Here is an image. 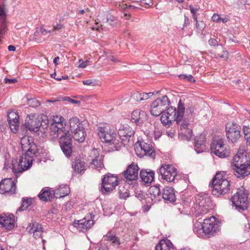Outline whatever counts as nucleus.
<instances>
[{
    "instance_id": "1",
    "label": "nucleus",
    "mask_w": 250,
    "mask_h": 250,
    "mask_svg": "<svg viewBox=\"0 0 250 250\" xmlns=\"http://www.w3.org/2000/svg\"><path fill=\"white\" fill-rule=\"evenodd\" d=\"M21 144L24 153L21 156L18 164L17 165V161L16 159L11 162L12 171L16 175L27 170L32 166L33 157L38 152L37 146L31 137H23L21 139Z\"/></svg>"
},
{
    "instance_id": "2",
    "label": "nucleus",
    "mask_w": 250,
    "mask_h": 250,
    "mask_svg": "<svg viewBox=\"0 0 250 250\" xmlns=\"http://www.w3.org/2000/svg\"><path fill=\"white\" fill-rule=\"evenodd\" d=\"M97 134L102 142L109 144L113 150H118L122 142L117 139L116 134L112 126L107 124H101L97 127Z\"/></svg>"
},
{
    "instance_id": "3",
    "label": "nucleus",
    "mask_w": 250,
    "mask_h": 250,
    "mask_svg": "<svg viewBox=\"0 0 250 250\" xmlns=\"http://www.w3.org/2000/svg\"><path fill=\"white\" fill-rule=\"evenodd\" d=\"M184 112L185 106L180 101L178 103V116L176 123L179 125V134L181 139L189 141L192 135V130L188 121L183 119Z\"/></svg>"
},
{
    "instance_id": "4",
    "label": "nucleus",
    "mask_w": 250,
    "mask_h": 250,
    "mask_svg": "<svg viewBox=\"0 0 250 250\" xmlns=\"http://www.w3.org/2000/svg\"><path fill=\"white\" fill-rule=\"evenodd\" d=\"M225 176V174L224 173L217 172L212 179L211 183L209 185L213 188L211 192L213 195L218 197L229 192L230 184Z\"/></svg>"
},
{
    "instance_id": "5",
    "label": "nucleus",
    "mask_w": 250,
    "mask_h": 250,
    "mask_svg": "<svg viewBox=\"0 0 250 250\" xmlns=\"http://www.w3.org/2000/svg\"><path fill=\"white\" fill-rule=\"evenodd\" d=\"M250 199L249 192L244 188L238 189L237 192L231 198L233 207L239 211L247 210L248 208Z\"/></svg>"
},
{
    "instance_id": "6",
    "label": "nucleus",
    "mask_w": 250,
    "mask_h": 250,
    "mask_svg": "<svg viewBox=\"0 0 250 250\" xmlns=\"http://www.w3.org/2000/svg\"><path fill=\"white\" fill-rule=\"evenodd\" d=\"M210 149L212 153L219 158H227L230 155L228 146L224 143L222 139L213 140L210 146Z\"/></svg>"
},
{
    "instance_id": "7",
    "label": "nucleus",
    "mask_w": 250,
    "mask_h": 250,
    "mask_svg": "<svg viewBox=\"0 0 250 250\" xmlns=\"http://www.w3.org/2000/svg\"><path fill=\"white\" fill-rule=\"evenodd\" d=\"M48 121L45 119H42V121L39 118H36L32 116L28 115L26 118L23 126L30 131L37 132L40 128L43 129L46 128L48 126Z\"/></svg>"
},
{
    "instance_id": "8",
    "label": "nucleus",
    "mask_w": 250,
    "mask_h": 250,
    "mask_svg": "<svg viewBox=\"0 0 250 250\" xmlns=\"http://www.w3.org/2000/svg\"><path fill=\"white\" fill-rule=\"evenodd\" d=\"M170 101L167 96L157 98L151 105L150 113L154 116H159L164 112L165 110L169 105Z\"/></svg>"
},
{
    "instance_id": "9",
    "label": "nucleus",
    "mask_w": 250,
    "mask_h": 250,
    "mask_svg": "<svg viewBox=\"0 0 250 250\" xmlns=\"http://www.w3.org/2000/svg\"><path fill=\"white\" fill-rule=\"evenodd\" d=\"M118 178L112 174L108 173L102 179L101 191L104 194H108L112 192L118 185Z\"/></svg>"
},
{
    "instance_id": "10",
    "label": "nucleus",
    "mask_w": 250,
    "mask_h": 250,
    "mask_svg": "<svg viewBox=\"0 0 250 250\" xmlns=\"http://www.w3.org/2000/svg\"><path fill=\"white\" fill-rule=\"evenodd\" d=\"M64 119L62 116H56L53 118V120L50 125V136L52 139L58 138L60 134L63 133L64 127L66 125Z\"/></svg>"
},
{
    "instance_id": "11",
    "label": "nucleus",
    "mask_w": 250,
    "mask_h": 250,
    "mask_svg": "<svg viewBox=\"0 0 250 250\" xmlns=\"http://www.w3.org/2000/svg\"><path fill=\"white\" fill-rule=\"evenodd\" d=\"M162 179L166 181L174 182L177 174V169L172 165L163 164L159 169Z\"/></svg>"
},
{
    "instance_id": "12",
    "label": "nucleus",
    "mask_w": 250,
    "mask_h": 250,
    "mask_svg": "<svg viewBox=\"0 0 250 250\" xmlns=\"http://www.w3.org/2000/svg\"><path fill=\"white\" fill-rule=\"evenodd\" d=\"M226 132L228 139L232 143H236L241 137V127L236 124L227 123Z\"/></svg>"
},
{
    "instance_id": "13",
    "label": "nucleus",
    "mask_w": 250,
    "mask_h": 250,
    "mask_svg": "<svg viewBox=\"0 0 250 250\" xmlns=\"http://www.w3.org/2000/svg\"><path fill=\"white\" fill-rule=\"evenodd\" d=\"M167 108V111H164L161 117V121L165 126H169L172 122L177 120L178 109L172 106Z\"/></svg>"
},
{
    "instance_id": "14",
    "label": "nucleus",
    "mask_w": 250,
    "mask_h": 250,
    "mask_svg": "<svg viewBox=\"0 0 250 250\" xmlns=\"http://www.w3.org/2000/svg\"><path fill=\"white\" fill-rule=\"evenodd\" d=\"M60 138V145L63 153L67 156H70L72 153V139L68 132L63 131Z\"/></svg>"
},
{
    "instance_id": "15",
    "label": "nucleus",
    "mask_w": 250,
    "mask_h": 250,
    "mask_svg": "<svg viewBox=\"0 0 250 250\" xmlns=\"http://www.w3.org/2000/svg\"><path fill=\"white\" fill-rule=\"evenodd\" d=\"M139 168L138 165L134 162L129 165L123 174L126 182L136 181L138 178Z\"/></svg>"
},
{
    "instance_id": "16",
    "label": "nucleus",
    "mask_w": 250,
    "mask_h": 250,
    "mask_svg": "<svg viewBox=\"0 0 250 250\" xmlns=\"http://www.w3.org/2000/svg\"><path fill=\"white\" fill-rule=\"evenodd\" d=\"M203 225L204 230L207 235H213L218 228V225L215 222V218L214 216L205 219Z\"/></svg>"
},
{
    "instance_id": "17",
    "label": "nucleus",
    "mask_w": 250,
    "mask_h": 250,
    "mask_svg": "<svg viewBox=\"0 0 250 250\" xmlns=\"http://www.w3.org/2000/svg\"><path fill=\"white\" fill-rule=\"evenodd\" d=\"M16 184L11 178L2 180L0 183V193L10 192L14 193L16 191Z\"/></svg>"
},
{
    "instance_id": "18",
    "label": "nucleus",
    "mask_w": 250,
    "mask_h": 250,
    "mask_svg": "<svg viewBox=\"0 0 250 250\" xmlns=\"http://www.w3.org/2000/svg\"><path fill=\"white\" fill-rule=\"evenodd\" d=\"M140 148H137L136 151L140 149L141 153L138 154L139 156L143 157L144 156H148L151 158H154L155 157V151L153 149L152 145L146 143L144 142H141L140 143Z\"/></svg>"
},
{
    "instance_id": "19",
    "label": "nucleus",
    "mask_w": 250,
    "mask_h": 250,
    "mask_svg": "<svg viewBox=\"0 0 250 250\" xmlns=\"http://www.w3.org/2000/svg\"><path fill=\"white\" fill-rule=\"evenodd\" d=\"M7 120L10 128L12 132L16 133L19 126V116L16 112L12 111L8 113Z\"/></svg>"
},
{
    "instance_id": "20",
    "label": "nucleus",
    "mask_w": 250,
    "mask_h": 250,
    "mask_svg": "<svg viewBox=\"0 0 250 250\" xmlns=\"http://www.w3.org/2000/svg\"><path fill=\"white\" fill-rule=\"evenodd\" d=\"M6 8L4 4H0V38H3L7 31Z\"/></svg>"
},
{
    "instance_id": "21",
    "label": "nucleus",
    "mask_w": 250,
    "mask_h": 250,
    "mask_svg": "<svg viewBox=\"0 0 250 250\" xmlns=\"http://www.w3.org/2000/svg\"><path fill=\"white\" fill-rule=\"evenodd\" d=\"M118 135L123 141L129 140L134 134V130L128 125H122L118 130Z\"/></svg>"
},
{
    "instance_id": "22",
    "label": "nucleus",
    "mask_w": 250,
    "mask_h": 250,
    "mask_svg": "<svg viewBox=\"0 0 250 250\" xmlns=\"http://www.w3.org/2000/svg\"><path fill=\"white\" fill-rule=\"evenodd\" d=\"M15 218L12 214L8 216L5 214L0 215V224L7 230L12 229L14 227Z\"/></svg>"
},
{
    "instance_id": "23",
    "label": "nucleus",
    "mask_w": 250,
    "mask_h": 250,
    "mask_svg": "<svg viewBox=\"0 0 250 250\" xmlns=\"http://www.w3.org/2000/svg\"><path fill=\"white\" fill-rule=\"evenodd\" d=\"M235 176L240 179H244L250 174V162L242 166H239L232 169Z\"/></svg>"
},
{
    "instance_id": "24",
    "label": "nucleus",
    "mask_w": 250,
    "mask_h": 250,
    "mask_svg": "<svg viewBox=\"0 0 250 250\" xmlns=\"http://www.w3.org/2000/svg\"><path fill=\"white\" fill-rule=\"evenodd\" d=\"M73 225L79 230L84 231L89 229L93 226L94 221L92 220L84 218L80 220L75 221Z\"/></svg>"
},
{
    "instance_id": "25",
    "label": "nucleus",
    "mask_w": 250,
    "mask_h": 250,
    "mask_svg": "<svg viewBox=\"0 0 250 250\" xmlns=\"http://www.w3.org/2000/svg\"><path fill=\"white\" fill-rule=\"evenodd\" d=\"M249 162L250 161L248 160L246 155H245L244 153L238 152L233 158L232 162L231 163L232 169L239 166H242Z\"/></svg>"
},
{
    "instance_id": "26",
    "label": "nucleus",
    "mask_w": 250,
    "mask_h": 250,
    "mask_svg": "<svg viewBox=\"0 0 250 250\" xmlns=\"http://www.w3.org/2000/svg\"><path fill=\"white\" fill-rule=\"evenodd\" d=\"M146 119V114L144 111L140 109H136L132 113L131 120L136 124L143 123Z\"/></svg>"
},
{
    "instance_id": "27",
    "label": "nucleus",
    "mask_w": 250,
    "mask_h": 250,
    "mask_svg": "<svg viewBox=\"0 0 250 250\" xmlns=\"http://www.w3.org/2000/svg\"><path fill=\"white\" fill-rule=\"evenodd\" d=\"M142 181L146 184L151 183L154 179V172L151 169H142L140 172Z\"/></svg>"
},
{
    "instance_id": "28",
    "label": "nucleus",
    "mask_w": 250,
    "mask_h": 250,
    "mask_svg": "<svg viewBox=\"0 0 250 250\" xmlns=\"http://www.w3.org/2000/svg\"><path fill=\"white\" fill-rule=\"evenodd\" d=\"M162 197L165 200H167L170 203H173L176 201V196L174 190L169 187H166L163 189Z\"/></svg>"
},
{
    "instance_id": "29",
    "label": "nucleus",
    "mask_w": 250,
    "mask_h": 250,
    "mask_svg": "<svg viewBox=\"0 0 250 250\" xmlns=\"http://www.w3.org/2000/svg\"><path fill=\"white\" fill-rule=\"evenodd\" d=\"M206 138L204 135H200L195 139L194 149L197 153L204 151L206 149Z\"/></svg>"
},
{
    "instance_id": "30",
    "label": "nucleus",
    "mask_w": 250,
    "mask_h": 250,
    "mask_svg": "<svg viewBox=\"0 0 250 250\" xmlns=\"http://www.w3.org/2000/svg\"><path fill=\"white\" fill-rule=\"evenodd\" d=\"M155 250H176L172 242L168 239L161 240L156 245Z\"/></svg>"
},
{
    "instance_id": "31",
    "label": "nucleus",
    "mask_w": 250,
    "mask_h": 250,
    "mask_svg": "<svg viewBox=\"0 0 250 250\" xmlns=\"http://www.w3.org/2000/svg\"><path fill=\"white\" fill-rule=\"evenodd\" d=\"M54 196L55 193L53 191L49 189L43 188L39 194L38 197L41 200L47 202L51 201Z\"/></svg>"
},
{
    "instance_id": "32",
    "label": "nucleus",
    "mask_w": 250,
    "mask_h": 250,
    "mask_svg": "<svg viewBox=\"0 0 250 250\" xmlns=\"http://www.w3.org/2000/svg\"><path fill=\"white\" fill-rule=\"evenodd\" d=\"M72 136L75 140L80 143L84 142L86 136V133L84 131V127H81L78 128L75 131H72Z\"/></svg>"
},
{
    "instance_id": "33",
    "label": "nucleus",
    "mask_w": 250,
    "mask_h": 250,
    "mask_svg": "<svg viewBox=\"0 0 250 250\" xmlns=\"http://www.w3.org/2000/svg\"><path fill=\"white\" fill-rule=\"evenodd\" d=\"M104 241L110 242L113 246H119L120 245L119 238L110 231L104 235Z\"/></svg>"
},
{
    "instance_id": "34",
    "label": "nucleus",
    "mask_w": 250,
    "mask_h": 250,
    "mask_svg": "<svg viewBox=\"0 0 250 250\" xmlns=\"http://www.w3.org/2000/svg\"><path fill=\"white\" fill-rule=\"evenodd\" d=\"M70 129L71 132L75 131L78 128L83 127V125L80 122L79 118L72 117L69 120Z\"/></svg>"
},
{
    "instance_id": "35",
    "label": "nucleus",
    "mask_w": 250,
    "mask_h": 250,
    "mask_svg": "<svg viewBox=\"0 0 250 250\" xmlns=\"http://www.w3.org/2000/svg\"><path fill=\"white\" fill-rule=\"evenodd\" d=\"M72 167L75 171L80 173L85 169V163L80 159L77 158L72 164Z\"/></svg>"
},
{
    "instance_id": "36",
    "label": "nucleus",
    "mask_w": 250,
    "mask_h": 250,
    "mask_svg": "<svg viewBox=\"0 0 250 250\" xmlns=\"http://www.w3.org/2000/svg\"><path fill=\"white\" fill-rule=\"evenodd\" d=\"M204 229V228L203 224H196L194 227L193 231L196 233L199 237H205L207 235V234L205 233Z\"/></svg>"
},
{
    "instance_id": "37",
    "label": "nucleus",
    "mask_w": 250,
    "mask_h": 250,
    "mask_svg": "<svg viewBox=\"0 0 250 250\" xmlns=\"http://www.w3.org/2000/svg\"><path fill=\"white\" fill-rule=\"evenodd\" d=\"M42 227V225L38 223L34 222L29 224L28 227H27V230L31 234H33L34 232H36L38 230H41V229Z\"/></svg>"
},
{
    "instance_id": "38",
    "label": "nucleus",
    "mask_w": 250,
    "mask_h": 250,
    "mask_svg": "<svg viewBox=\"0 0 250 250\" xmlns=\"http://www.w3.org/2000/svg\"><path fill=\"white\" fill-rule=\"evenodd\" d=\"M207 200L208 202L209 201V199L202 198L198 203L199 209L202 211L203 213H207L209 210V209L208 208L209 206L208 205H206Z\"/></svg>"
},
{
    "instance_id": "39",
    "label": "nucleus",
    "mask_w": 250,
    "mask_h": 250,
    "mask_svg": "<svg viewBox=\"0 0 250 250\" xmlns=\"http://www.w3.org/2000/svg\"><path fill=\"white\" fill-rule=\"evenodd\" d=\"M105 21L113 26H117L120 25V22L117 18L110 14L107 15Z\"/></svg>"
},
{
    "instance_id": "40",
    "label": "nucleus",
    "mask_w": 250,
    "mask_h": 250,
    "mask_svg": "<svg viewBox=\"0 0 250 250\" xmlns=\"http://www.w3.org/2000/svg\"><path fill=\"white\" fill-rule=\"evenodd\" d=\"M119 197L120 199H126L129 196V192L127 189L123 187H119Z\"/></svg>"
},
{
    "instance_id": "41",
    "label": "nucleus",
    "mask_w": 250,
    "mask_h": 250,
    "mask_svg": "<svg viewBox=\"0 0 250 250\" xmlns=\"http://www.w3.org/2000/svg\"><path fill=\"white\" fill-rule=\"evenodd\" d=\"M58 191L59 192V197H62L66 196L70 192V189L67 186H64L62 187H60Z\"/></svg>"
},
{
    "instance_id": "42",
    "label": "nucleus",
    "mask_w": 250,
    "mask_h": 250,
    "mask_svg": "<svg viewBox=\"0 0 250 250\" xmlns=\"http://www.w3.org/2000/svg\"><path fill=\"white\" fill-rule=\"evenodd\" d=\"M31 205V201L29 199H23L22 203L19 208L18 211H23Z\"/></svg>"
},
{
    "instance_id": "43",
    "label": "nucleus",
    "mask_w": 250,
    "mask_h": 250,
    "mask_svg": "<svg viewBox=\"0 0 250 250\" xmlns=\"http://www.w3.org/2000/svg\"><path fill=\"white\" fill-rule=\"evenodd\" d=\"M215 55L216 58H220L224 60H227L229 58V52L224 49H223L221 52H219L218 50L216 51Z\"/></svg>"
},
{
    "instance_id": "44",
    "label": "nucleus",
    "mask_w": 250,
    "mask_h": 250,
    "mask_svg": "<svg viewBox=\"0 0 250 250\" xmlns=\"http://www.w3.org/2000/svg\"><path fill=\"white\" fill-rule=\"evenodd\" d=\"M243 132L247 144L250 146V128L247 126H244L243 127Z\"/></svg>"
},
{
    "instance_id": "45",
    "label": "nucleus",
    "mask_w": 250,
    "mask_h": 250,
    "mask_svg": "<svg viewBox=\"0 0 250 250\" xmlns=\"http://www.w3.org/2000/svg\"><path fill=\"white\" fill-rule=\"evenodd\" d=\"M27 104L32 107H36L40 105V102L35 98L28 99Z\"/></svg>"
},
{
    "instance_id": "46",
    "label": "nucleus",
    "mask_w": 250,
    "mask_h": 250,
    "mask_svg": "<svg viewBox=\"0 0 250 250\" xmlns=\"http://www.w3.org/2000/svg\"><path fill=\"white\" fill-rule=\"evenodd\" d=\"M178 77L181 79H187L189 82H194L195 81L191 75L180 74Z\"/></svg>"
},
{
    "instance_id": "47",
    "label": "nucleus",
    "mask_w": 250,
    "mask_h": 250,
    "mask_svg": "<svg viewBox=\"0 0 250 250\" xmlns=\"http://www.w3.org/2000/svg\"><path fill=\"white\" fill-rule=\"evenodd\" d=\"M150 191L152 192L155 197H158L160 195V189L157 186H154L150 188Z\"/></svg>"
},
{
    "instance_id": "48",
    "label": "nucleus",
    "mask_w": 250,
    "mask_h": 250,
    "mask_svg": "<svg viewBox=\"0 0 250 250\" xmlns=\"http://www.w3.org/2000/svg\"><path fill=\"white\" fill-rule=\"evenodd\" d=\"M190 10L191 13L192 14V17L194 21H197V12L199 10V8H195L191 5L189 6Z\"/></svg>"
},
{
    "instance_id": "49",
    "label": "nucleus",
    "mask_w": 250,
    "mask_h": 250,
    "mask_svg": "<svg viewBox=\"0 0 250 250\" xmlns=\"http://www.w3.org/2000/svg\"><path fill=\"white\" fill-rule=\"evenodd\" d=\"M154 95V92H148V93H141V100H146Z\"/></svg>"
},
{
    "instance_id": "50",
    "label": "nucleus",
    "mask_w": 250,
    "mask_h": 250,
    "mask_svg": "<svg viewBox=\"0 0 250 250\" xmlns=\"http://www.w3.org/2000/svg\"><path fill=\"white\" fill-rule=\"evenodd\" d=\"M132 4H124L123 3L122 5V7L123 8H127L130 10H134L136 8H138L139 7L136 5H134V3L135 1H132Z\"/></svg>"
},
{
    "instance_id": "51",
    "label": "nucleus",
    "mask_w": 250,
    "mask_h": 250,
    "mask_svg": "<svg viewBox=\"0 0 250 250\" xmlns=\"http://www.w3.org/2000/svg\"><path fill=\"white\" fill-rule=\"evenodd\" d=\"M92 163L97 168L101 167L103 165L102 161L97 158L93 159Z\"/></svg>"
},
{
    "instance_id": "52",
    "label": "nucleus",
    "mask_w": 250,
    "mask_h": 250,
    "mask_svg": "<svg viewBox=\"0 0 250 250\" xmlns=\"http://www.w3.org/2000/svg\"><path fill=\"white\" fill-rule=\"evenodd\" d=\"M132 98L136 101H142L141 93L139 92H135L132 94Z\"/></svg>"
},
{
    "instance_id": "53",
    "label": "nucleus",
    "mask_w": 250,
    "mask_h": 250,
    "mask_svg": "<svg viewBox=\"0 0 250 250\" xmlns=\"http://www.w3.org/2000/svg\"><path fill=\"white\" fill-rule=\"evenodd\" d=\"M196 21V26L197 28L202 30L205 27V23L202 21Z\"/></svg>"
},
{
    "instance_id": "54",
    "label": "nucleus",
    "mask_w": 250,
    "mask_h": 250,
    "mask_svg": "<svg viewBox=\"0 0 250 250\" xmlns=\"http://www.w3.org/2000/svg\"><path fill=\"white\" fill-rule=\"evenodd\" d=\"M208 44L213 46H218V42L217 41L216 39L211 38L208 40Z\"/></svg>"
},
{
    "instance_id": "55",
    "label": "nucleus",
    "mask_w": 250,
    "mask_h": 250,
    "mask_svg": "<svg viewBox=\"0 0 250 250\" xmlns=\"http://www.w3.org/2000/svg\"><path fill=\"white\" fill-rule=\"evenodd\" d=\"M42 229H43L42 228L41 229V230H39L37 231L34 232L33 236L35 239H39L41 237L43 232Z\"/></svg>"
},
{
    "instance_id": "56",
    "label": "nucleus",
    "mask_w": 250,
    "mask_h": 250,
    "mask_svg": "<svg viewBox=\"0 0 250 250\" xmlns=\"http://www.w3.org/2000/svg\"><path fill=\"white\" fill-rule=\"evenodd\" d=\"M83 83L84 85L95 86V83L91 80H86L83 81Z\"/></svg>"
},
{
    "instance_id": "57",
    "label": "nucleus",
    "mask_w": 250,
    "mask_h": 250,
    "mask_svg": "<svg viewBox=\"0 0 250 250\" xmlns=\"http://www.w3.org/2000/svg\"><path fill=\"white\" fill-rule=\"evenodd\" d=\"M17 80L16 79H8L7 78H5L4 79V83H6L11 84V83H14L17 82Z\"/></svg>"
},
{
    "instance_id": "58",
    "label": "nucleus",
    "mask_w": 250,
    "mask_h": 250,
    "mask_svg": "<svg viewBox=\"0 0 250 250\" xmlns=\"http://www.w3.org/2000/svg\"><path fill=\"white\" fill-rule=\"evenodd\" d=\"M141 2L145 4L149 7L153 5L152 0H141Z\"/></svg>"
},
{
    "instance_id": "59",
    "label": "nucleus",
    "mask_w": 250,
    "mask_h": 250,
    "mask_svg": "<svg viewBox=\"0 0 250 250\" xmlns=\"http://www.w3.org/2000/svg\"><path fill=\"white\" fill-rule=\"evenodd\" d=\"M212 20L214 21L221 22V20H222V18H220L219 15L217 14H214L212 17Z\"/></svg>"
},
{
    "instance_id": "60",
    "label": "nucleus",
    "mask_w": 250,
    "mask_h": 250,
    "mask_svg": "<svg viewBox=\"0 0 250 250\" xmlns=\"http://www.w3.org/2000/svg\"><path fill=\"white\" fill-rule=\"evenodd\" d=\"M189 23V19L186 15L184 16V23L183 25L182 30H184V28L186 27Z\"/></svg>"
},
{
    "instance_id": "61",
    "label": "nucleus",
    "mask_w": 250,
    "mask_h": 250,
    "mask_svg": "<svg viewBox=\"0 0 250 250\" xmlns=\"http://www.w3.org/2000/svg\"><path fill=\"white\" fill-rule=\"evenodd\" d=\"M64 27L63 24L57 23L56 25L53 26V31L59 30Z\"/></svg>"
},
{
    "instance_id": "62",
    "label": "nucleus",
    "mask_w": 250,
    "mask_h": 250,
    "mask_svg": "<svg viewBox=\"0 0 250 250\" xmlns=\"http://www.w3.org/2000/svg\"><path fill=\"white\" fill-rule=\"evenodd\" d=\"M107 58L108 60H110L114 62H119V60H117L114 56L111 55H107Z\"/></svg>"
},
{
    "instance_id": "63",
    "label": "nucleus",
    "mask_w": 250,
    "mask_h": 250,
    "mask_svg": "<svg viewBox=\"0 0 250 250\" xmlns=\"http://www.w3.org/2000/svg\"><path fill=\"white\" fill-rule=\"evenodd\" d=\"M98 250H108V247L105 244H101Z\"/></svg>"
},
{
    "instance_id": "64",
    "label": "nucleus",
    "mask_w": 250,
    "mask_h": 250,
    "mask_svg": "<svg viewBox=\"0 0 250 250\" xmlns=\"http://www.w3.org/2000/svg\"><path fill=\"white\" fill-rule=\"evenodd\" d=\"M79 62H81V63L79 65L80 67L85 68L86 67V64L85 62H83L82 59H80Z\"/></svg>"
}]
</instances>
